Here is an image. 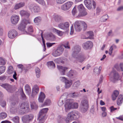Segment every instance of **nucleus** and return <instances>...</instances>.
Segmentation results:
<instances>
[{"mask_svg": "<svg viewBox=\"0 0 123 123\" xmlns=\"http://www.w3.org/2000/svg\"><path fill=\"white\" fill-rule=\"evenodd\" d=\"M81 47L79 45L74 46L72 48L73 53L72 56L75 58L76 62H80L81 63L85 59H88L89 57V55H88L85 56L83 53H81L79 54V52L80 51Z\"/></svg>", "mask_w": 123, "mask_h": 123, "instance_id": "f257e3e1", "label": "nucleus"}, {"mask_svg": "<svg viewBox=\"0 0 123 123\" xmlns=\"http://www.w3.org/2000/svg\"><path fill=\"white\" fill-rule=\"evenodd\" d=\"M29 107L28 104L23 102L19 104L18 109H15L14 107H10V111L12 113L14 114L17 111H19L21 113L25 114L29 111Z\"/></svg>", "mask_w": 123, "mask_h": 123, "instance_id": "f03ea898", "label": "nucleus"}, {"mask_svg": "<svg viewBox=\"0 0 123 123\" xmlns=\"http://www.w3.org/2000/svg\"><path fill=\"white\" fill-rule=\"evenodd\" d=\"M74 27L76 31L79 32L84 27V30L87 27V25L85 22L77 20L76 21L74 24Z\"/></svg>", "mask_w": 123, "mask_h": 123, "instance_id": "7ed1b4c3", "label": "nucleus"}, {"mask_svg": "<svg viewBox=\"0 0 123 123\" xmlns=\"http://www.w3.org/2000/svg\"><path fill=\"white\" fill-rule=\"evenodd\" d=\"M109 80L112 82L115 83L120 79V76L118 73L113 69L110 74Z\"/></svg>", "mask_w": 123, "mask_h": 123, "instance_id": "20e7f679", "label": "nucleus"}, {"mask_svg": "<svg viewBox=\"0 0 123 123\" xmlns=\"http://www.w3.org/2000/svg\"><path fill=\"white\" fill-rule=\"evenodd\" d=\"M48 108H44L42 109L40 112L38 117L39 120V123H43L46 118V115L48 110Z\"/></svg>", "mask_w": 123, "mask_h": 123, "instance_id": "39448f33", "label": "nucleus"}, {"mask_svg": "<svg viewBox=\"0 0 123 123\" xmlns=\"http://www.w3.org/2000/svg\"><path fill=\"white\" fill-rule=\"evenodd\" d=\"M80 117L79 113L77 111H72L68 113L67 117V119L71 120H76Z\"/></svg>", "mask_w": 123, "mask_h": 123, "instance_id": "423d86ee", "label": "nucleus"}, {"mask_svg": "<svg viewBox=\"0 0 123 123\" xmlns=\"http://www.w3.org/2000/svg\"><path fill=\"white\" fill-rule=\"evenodd\" d=\"M33 117L32 114L26 115L22 117V120L24 123H29L32 120Z\"/></svg>", "mask_w": 123, "mask_h": 123, "instance_id": "0eeeda50", "label": "nucleus"}, {"mask_svg": "<svg viewBox=\"0 0 123 123\" xmlns=\"http://www.w3.org/2000/svg\"><path fill=\"white\" fill-rule=\"evenodd\" d=\"M30 9L32 12L37 13L40 11V8L39 6L36 4H31L29 6Z\"/></svg>", "mask_w": 123, "mask_h": 123, "instance_id": "6e6552de", "label": "nucleus"}, {"mask_svg": "<svg viewBox=\"0 0 123 123\" xmlns=\"http://www.w3.org/2000/svg\"><path fill=\"white\" fill-rule=\"evenodd\" d=\"M28 23H30L28 20L25 19H23L18 27V30L22 31H24L26 25Z\"/></svg>", "mask_w": 123, "mask_h": 123, "instance_id": "1a4fd4ad", "label": "nucleus"}, {"mask_svg": "<svg viewBox=\"0 0 123 123\" xmlns=\"http://www.w3.org/2000/svg\"><path fill=\"white\" fill-rule=\"evenodd\" d=\"M73 4L71 1L68 2L62 5L61 8L62 10L67 11L69 10Z\"/></svg>", "mask_w": 123, "mask_h": 123, "instance_id": "9d476101", "label": "nucleus"}, {"mask_svg": "<svg viewBox=\"0 0 123 123\" xmlns=\"http://www.w3.org/2000/svg\"><path fill=\"white\" fill-rule=\"evenodd\" d=\"M61 80L62 82H64L65 83V87L68 89L70 87L72 84V80H68L66 79L65 77H62L61 78Z\"/></svg>", "mask_w": 123, "mask_h": 123, "instance_id": "9b49d317", "label": "nucleus"}, {"mask_svg": "<svg viewBox=\"0 0 123 123\" xmlns=\"http://www.w3.org/2000/svg\"><path fill=\"white\" fill-rule=\"evenodd\" d=\"M64 49L61 47L57 48L56 50L52 53V55L55 57H57L61 55L63 53Z\"/></svg>", "mask_w": 123, "mask_h": 123, "instance_id": "f8f14e48", "label": "nucleus"}, {"mask_svg": "<svg viewBox=\"0 0 123 123\" xmlns=\"http://www.w3.org/2000/svg\"><path fill=\"white\" fill-rule=\"evenodd\" d=\"M70 101L69 99H67L66 100L64 105L65 111L66 112H68L69 110L73 108L72 103Z\"/></svg>", "mask_w": 123, "mask_h": 123, "instance_id": "ddd939ff", "label": "nucleus"}, {"mask_svg": "<svg viewBox=\"0 0 123 123\" xmlns=\"http://www.w3.org/2000/svg\"><path fill=\"white\" fill-rule=\"evenodd\" d=\"M82 46L83 48L85 50H87L89 48H92L93 46V43L92 42L88 41L83 43Z\"/></svg>", "mask_w": 123, "mask_h": 123, "instance_id": "4468645a", "label": "nucleus"}, {"mask_svg": "<svg viewBox=\"0 0 123 123\" xmlns=\"http://www.w3.org/2000/svg\"><path fill=\"white\" fill-rule=\"evenodd\" d=\"M19 19V17L16 15L12 16L11 18V21L12 23L15 25L18 22Z\"/></svg>", "mask_w": 123, "mask_h": 123, "instance_id": "2eb2a0df", "label": "nucleus"}, {"mask_svg": "<svg viewBox=\"0 0 123 123\" xmlns=\"http://www.w3.org/2000/svg\"><path fill=\"white\" fill-rule=\"evenodd\" d=\"M18 35V33L14 30H10L8 32V36L11 39L14 38Z\"/></svg>", "mask_w": 123, "mask_h": 123, "instance_id": "dca6fc26", "label": "nucleus"}, {"mask_svg": "<svg viewBox=\"0 0 123 123\" xmlns=\"http://www.w3.org/2000/svg\"><path fill=\"white\" fill-rule=\"evenodd\" d=\"M77 74V73L75 71L70 70L67 74V76L71 78H73Z\"/></svg>", "mask_w": 123, "mask_h": 123, "instance_id": "f3484780", "label": "nucleus"}, {"mask_svg": "<svg viewBox=\"0 0 123 123\" xmlns=\"http://www.w3.org/2000/svg\"><path fill=\"white\" fill-rule=\"evenodd\" d=\"M39 89L36 85L34 86L33 87L32 89L31 96L34 97V96L37 94L38 92Z\"/></svg>", "mask_w": 123, "mask_h": 123, "instance_id": "a211bd4d", "label": "nucleus"}, {"mask_svg": "<svg viewBox=\"0 0 123 123\" xmlns=\"http://www.w3.org/2000/svg\"><path fill=\"white\" fill-rule=\"evenodd\" d=\"M69 24L68 22H66L64 23H61L58 25L59 28L63 29H66L69 27Z\"/></svg>", "mask_w": 123, "mask_h": 123, "instance_id": "6ab92c4d", "label": "nucleus"}, {"mask_svg": "<svg viewBox=\"0 0 123 123\" xmlns=\"http://www.w3.org/2000/svg\"><path fill=\"white\" fill-rule=\"evenodd\" d=\"M53 19L57 23L61 22L63 20L62 17L58 15H55L53 17Z\"/></svg>", "mask_w": 123, "mask_h": 123, "instance_id": "aec40b11", "label": "nucleus"}, {"mask_svg": "<svg viewBox=\"0 0 123 123\" xmlns=\"http://www.w3.org/2000/svg\"><path fill=\"white\" fill-rule=\"evenodd\" d=\"M57 68L61 74L63 75L65 74V71L68 69V68L66 67H63L59 65L57 66Z\"/></svg>", "mask_w": 123, "mask_h": 123, "instance_id": "412c9836", "label": "nucleus"}, {"mask_svg": "<svg viewBox=\"0 0 123 123\" xmlns=\"http://www.w3.org/2000/svg\"><path fill=\"white\" fill-rule=\"evenodd\" d=\"M46 39L48 40L53 41L55 40L56 38L52 34L50 33L47 34L46 37Z\"/></svg>", "mask_w": 123, "mask_h": 123, "instance_id": "4be33fe9", "label": "nucleus"}, {"mask_svg": "<svg viewBox=\"0 0 123 123\" xmlns=\"http://www.w3.org/2000/svg\"><path fill=\"white\" fill-rule=\"evenodd\" d=\"M84 3L86 7L88 9H90L92 8L91 0H85L84 1Z\"/></svg>", "mask_w": 123, "mask_h": 123, "instance_id": "5701e85b", "label": "nucleus"}, {"mask_svg": "<svg viewBox=\"0 0 123 123\" xmlns=\"http://www.w3.org/2000/svg\"><path fill=\"white\" fill-rule=\"evenodd\" d=\"M45 97V95L44 93L42 92H41L38 98L39 102L40 103H43Z\"/></svg>", "mask_w": 123, "mask_h": 123, "instance_id": "b1692460", "label": "nucleus"}, {"mask_svg": "<svg viewBox=\"0 0 123 123\" xmlns=\"http://www.w3.org/2000/svg\"><path fill=\"white\" fill-rule=\"evenodd\" d=\"M123 95L120 94L118 97L117 100V103L118 105H119L122 104L123 102Z\"/></svg>", "mask_w": 123, "mask_h": 123, "instance_id": "393cba45", "label": "nucleus"}, {"mask_svg": "<svg viewBox=\"0 0 123 123\" xmlns=\"http://www.w3.org/2000/svg\"><path fill=\"white\" fill-rule=\"evenodd\" d=\"M119 93V92L117 90H115L114 91L112 96V98L113 100H115L116 99Z\"/></svg>", "mask_w": 123, "mask_h": 123, "instance_id": "a878e982", "label": "nucleus"}, {"mask_svg": "<svg viewBox=\"0 0 123 123\" xmlns=\"http://www.w3.org/2000/svg\"><path fill=\"white\" fill-rule=\"evenodd\" d=\"M25 3L24 2H21L16 4L14 8L15 10H17L22 7L24 6Z\"/></svg>", "mask_w": 123, "mask_h": 123, "instance_id": "bb28decb", "label": "nucleus"}, {"mask_svg": "<svg viewBox=\"0 0 123 123\" xmlns=\"http://www.w3.org/2000/svg\"><path fill=\"white\" fill-rule=\"evenodd\" d=\"M80 105L88 107V102L86 99H83L81 102Z\"/></svg>", "mask_w": 123, "mask_h": 123, "instance_id": "cd10ccee", "label": "nucleus"}, {"mask_svg": "<svg viewBox=\"0 0 123 123\" xmlns=\"http://www.w3.org/2000/svg\"><path fill=\"white\" fill-rule=\"evenodd\" d=\"M88 107H87L80 105V110L82 112L84 113L87 111Z\"/></svg>", "mask_w": 123, "mask_h": 123, "instance_id": "c85d7f7f", "label": "nucleus"}, {"mask_svg": "<svg viewBox=\"0 0 123 123\" xmlns=\"http://www.w3.org/2000/svg\"><path fill=\"white\" fill-rule=\"evenodd\" d=\"M47 64L48 67L50 68H53L55 67V64L53 61L49 62Z\"/></svg>", "mask_w": 123, "mask_h": 123, "instance_id": "c756f323", "label": "nucleus"}, {"mask_svg": "<svg viewBox=\"0 0 123 123\" xmlns=\"http://www.w3.org/2000/svg\"><path fill=\"white\" fill-rule=\"evenodd\" d=\"M20 14L22 16H25L28 17L30 15L29 13L24 10L21 11H20Z\"/></svg>", "mask_w": 123, "mask_h": 123, "instance_id": "7c9ffc66", "label": "nucleus"}, {"mask_svg": "<svg viewBox=\"0 0 123 123\" xmlns=\"http://www.w3.org/2000/svg\"><path fill=\"white\" fill-rule=\"evenodd\" d=\"M86 34L87 36H88V37L85 38V39H92L93 38V32L92 31H91L88 32Z\"/></svg>", "mask_w": 123, "mask_h": 123, "instance_id": "2f4dec72", "label": "nucleus"}, {"mask_svg": "<svg viewBox=\"0 0 123 123\" xmlns=\"http://www.w3.org/2000/svg\"><path fill=\"white\" fill-rule=\"evenodd\" d=\"M80 84V82L79 81H78L74 83L72 88L73 89H76L77 87L79 86Z\"/></svg>", "mask_w": 123, "mask_h": 123, "instance_id": "473e14b6", "label": "nucleus"}, {"mask_svg": "<svg viewBox=\"0 0 123 123\" xmlns=\"http://www.w3.org/2000/svg\"><path fill=\"white\" fill-rule=\"evenodd\" d=\"M79 12H80L78 15L79 17L85 16L87 14V12L86 11L85 9Z\"/></svg>", "mask_w": 123, "mask_h": 123, "instance_id": "72a5a7b5", "label": "nucleus"}, {"mask_svg": "<svg viewBox=\"0 0 123 123\" xmlns=\"http://www.w3.org/2000/svg\"><path fill=\"white\" fill-rule=\"evenodd\" d=\"M25 88L28 94L29 95L31 93V90L29 86L27 84L25 86Z\"/></svg>", "mask_w": 123, "mask_h": 123, "instance_id": "f704fd0d", "label": "nucleus"}, {"mask_svg": "<svg viewBox=\"0 0 123 123\" xmlns=\"http://www.w3.org/2000/svg\"><path fill=\"white\" fill-rule=\"evenodd\" d=\"M20 92L22 99L23 100H25L26 99V97L24 92L22 88H21Z\"/></svg>", "mask_w": 123, "mask_h": 123, "instance_id": "c9c22d12", "label": "nucleus"}, {"mask_svg": "<svg viewBox=\"0 0 123 123\" xmlns=\"http://www.w3.org/2000/svg\"><path fill=\"white\" fill-rule=\"evenodd\" d=\"M42 20L41 17L39 16L35 18L34 20V22L37 24H39L40 23Z\"/></svg>", "mask_w": 123, "mask_h": 123, "instance_id": "e433bc0d", "label": "nucleus"}, {"mask_svg": "<svg viewBox=\"0 0 123 123\" xmlns=\"http://www.w3.org/2000/svg\"><path fill=\"white\" fill-rule=\"evenodd\" d=\"M35 71L37 77L39 78L40 77V69L37 67L35 68Z\"/></svg>", "mask_w": 123, "mask_h": 123, "instance_id": "4c0bfd02", "label": "nucleus"}, {"mask_svg": "<svg viewBox=\"0 0 123 123\" xmlns=\"http://www.w3.org/2000/svg\"><path fill=\"white\" fill-rule=\"evenodd\" d=\"M31 106L32 109L36 110L38 108L37 105L36 103L33 102L31 104Z\"/></svg>", "mask_w": 123, "mask_h": 123, "instance_id": "58836bf2", "label": "nucleus"}, {"mask_svg": "<svg viewBox=\"0 0 123 123\" xmlns=\"http://www.w3.org/2000/svg\"><path fill=\"white\" fill-rule=\"evenodd\" d=\"M13 69L12 67V66H10L8 68L7 70V73L9 74H12L13 72Z\"/></svg>", "mask_w": 123, "mask_h": 123, "instance_id": "ea45409f", "label": "nucleus"}, {"mask_svg": "<svg viewBox=\"0 0 123 123\" xmlns=\"http://www.w3.org/2000/svg\"><path fill=\"white\" fill-rule=\"evenodd\" d=\"M51 103V101L49 99H47L45 100L44 104L42 105V106L48 105H50Z\"/></svg>", "mask_w": 123, "mask_h": 123, "instance_id": "a19ab883", "label": "nucleus"}, {"mask_svg": "<svg viewBox=\"0 0 123 123\" xmlns=\"http://www.w3.org/2000/svg\"><path fill=\"white\" fill-rule=\"evenodd\" d=\"M12 120L15 123H19V118L18 116L14 117Z\"/></svg>", "mask_w": 123, "mask_h": 123, "instance_id": "79ce46f5", "label": "nucleus"}, {"mask_svg": "<svg viewBox=\"0 0 123 123\" xmlns=\"http://www.w3.org/2000/svg\"><path fill=\"white\" fill-rule=\"evenodd\" d=\"M7 116L6 113L5 112H2L0 113V119H4Z\"/></svg>", "mask_w": 123, "mask_h": 123, "instance_id": "37998d69", "label": "nucleus"}, {"mask_svg": "<svg viewBox=\"0 0 123 123\" xmlns=\"http://www.w3.org/2000/svg\"><path fill=\"white\" fill-rule=\"evenodd\" d=\"M63 98L62 96L61 98H60L58 102V105L59 106H61L62 105L64 104L63 100Z\"/></svg>", "mask_w": 123, "mask_h": 123, "instance_id": "c03bdc74", "label": "nucleus"}, {"mask_svg": "<svg viewBox=\"0 0 123 123\" xmlns=\"http://www.w3.org/2000/svg\"><path fill=\"white\" fill-rule=\"evenodd\" d=\"M6 63V61L3 57H0V65H5Z\"/></svg>", "mask_w": 123, "mask_h": 123, "instance_id": "a18cd8bd", "label": "nucleus"}, {"mask_svg": "<svg viewBox=\"0 0 123 123\" xmlns=\"http://www.w3.org/2000/svg\"><path fill=\"white\" fill-rule=\"evenodd\" d=\"M7 88L6 90L8 92H12L13 90V86L10 85H9Z\"/></svg>", "mask_w": 123, "mask_h": 123, "instance_id": "49530a36", "label": "nucleus"}, {"mask_svg": "<svg viewBox=\"0 0 123 123\" xmlns=\"http://www.w3.org/2000/svg\"><path fill=\"white\" fill-rule=\"evenodd\" d=\"M68 42H67L66 43L64 44H62L60 46V47H61L62 48L64 49L63 47H64L66 49H69L70 47L68 46Z\"/></svg>", "mask_w": 123, "mask_h": 123, "instance_id": "de8ad7c7", "label": "nucleus"}, {"mask_svg": "<svg viewBox=\"0 0 123 123\" xmlns=\"http://www.w3.org/2000/svg\"><path fill=\"white\" fill-rule=\"evenodd\" d=\"M5 66H2L0 67V74L3 73L5 71Z\"/></svg>", "mask_w": 123, "mask_h": 123, "instance_id": "09e8293b", "label": "nucleus"}, {"mask_svg": "<svg viewBox=\"0 0 123 123\" xmlns=\"http://www.w3.org/2000/svg\"><path fill=\"white\" fill-rule=\"evenodd\" d=\"M53 31L56 32L57 34L60 36H61L62 35V31L57 30L55 29H53Z\"/></svg>", "mask_w": 123, "mask_h": 123, "instance_id": "8fccbe9b", "label": "nucleus"}, {"mask_svg": "<svg viewBox=\"0 0 123 123\" xmlns=\"http://www.w3.org/2000/svg\"><path fill=\"white\" fill-rule=\"evenodd\" d=\"M77 7L79 12L82 10V11L85 9L83 5L82 4H81L78 6Z\"/></svg>", "mask_w": 123, "mask_h": 123, "instance_id": "3c124183", "label": "nucleus"}, {"mask_svg": "<svg viewBox=\"0 0 123 123\" xmlns=\"http://www.w3.org/2000/svg\"><path fill=\"white\" fill-rule=\"evenodd\" d=\"M94 71L95 73L97 75H99L100 72L99 71L98 68L97 67H95L94 69Z\"/></svg>", "mask_w": 123, "mask_h": 123, "instance_id": "603ef678", "label": "nucleus"}, {"mask_svg": "<svg viewBox=\"0 0 123 123\" xmlns=\"http://www.w3.org/2000/svg\"><path fill=\"white\" fill-rule=\"evenodd\" d=\"M108 18V15L106 14L105 15L103 16L101 19L103 21H105Z\"/></svg>", "mask_w": 123, "mask_h": 123, "instance_id": "864d4df0", "label": "nucleus"}, {"mask_svg": "<svg viewBox=\"0 0 123 123\" xmlns=\"http://www.w3.org/2000/svg\"><path fill=\"white\" fill-rule=\"evenodd\" d=\"M72 103L73 108H77L78 106V104L77 103Z\"/></svg>", "mask_w": 123, "mask_h": 123, "instance_id": "5fc2aeb1", "label": "nucleus"}, {"mask_svg": "<svg viewBox=\"0 0 123 123\" xmlns=\"http://www.w3.org/2000/svg\"><path fill=\"white\" fill-rule=\"evenodd\" d=\"M71 95L73 98H76L78 96L79 94L77 93L74 92L71 93Z\"/></svg>", "mask_w": 123, "mask_h": 123, "instance_id": "6e6d98bb", "label": "nucleus"}, {"mask_svg": "<svg viewBox=\"0 0 123 123\" xmlns=\"http://www.w3.org/2000/svg\"><path fill=\"white\" fill-rule=\"evenodd\" d=\"M1 105L3 107H4L6 105V102L5 101H1L0 103Z\"/></svg>", "mask_w": 123, "mask_h": 123, "instance_id": "4d7b16f0", "label": "nucleus"}, {"mask_svg": "<svg viewBox=\"0 0 123 123\" xmlns=\"http://www.w3.org/2000/svg\"><path fill=\"white\" fill-rule=\"evenodd\" d=\"M72 12L73 15H74L77 13V11L76 8V6L74 7L72 10Z\"/></svg>", "mask_w": 123, "mask_h": 123, "instance_id": "13d9d810", "label": "nucleus"}, {"mask_svg": "<svg viewBox=\"0 0 123 123\" xmlns=\"http://www.w3.org/2000/svg\"><path fill=\"white\" fill-rule=\"evenodd\" d=\"M41 37H42V40L43 41V45L44 46V47H45L46 45H45V40L43 39V32H42L41 33Z\"/></svg>", "mask_w": 123, "mask_h": 123, "instance_id": "bf43d9fd", "label": "nucleus"}, {"mask_svg": "<svg viewBox=\"0 0 123 123\" xmlns=\"http://www.w3.org/2000/svg\"><path fill=\"white\" fill-rule=\"evenodd\" d=\"M55 44V43H46L47 46L49 48L52 46L53 45Z\"/></svg>", "mask_w": 123, "mask_h": 123, "instance_id": "052dcab7", "label": "nucleus"}, {"mask_svg": "<svg viewBox=\"0 0 123 123\" xmlns=\"http://www.w3.org/2000/svg\"><path fill=\"white\" fill-rule=\"evenodd\" d=\"M7 83L0 84V86L6 89L7 86Z\"/></svg>", "mask_w": 123, "mask_h": 123, "instance_id": "680f3d73", "label": "nucleus"}, {"mask_svg": "<svg viewBox=\"0 0 123 123\" xmlns=\"http://www.w3.org/2000/svg\"><path fill=\"white\" fill-rule=\"evenodd\" d=\"M16 104V102L15 101H12L10 107H14Z\"/></svg>", "mask_w": 123, "mask_h": 123, "instance_id": "e2e57ef3", "label": "nucleus"}, {"mask_svg": "<svg viewBox=\"0 0 123 123\" xmlns=\"http://www.w3.org/2000/svg\"><path fill=\"white\" fill-rule=\"evenodd\" d=\"M27 29L29 32H33V30L32 29V26H30Z\"/></svg>", "mask_w": 123, "mask_h": 123, "instance_id": "0e129e2a", "label": "nucleus"}, {"mask_svg": "<svg viewBox=\"0 0 123 123\" xmlns=\"http://www.w3.org/2000/svg\"><path fill=\"white\" fill-rule=\"evenodd\" d=\"M114 67L117 71H119L120 70V69L118 64H116L115 65Z\"/></svg>", "mask_w": 123, "mask_h": 123, "instance_id": "69168bd1", "label": "nucleus"}, {"mask_svg": "<svg viewBox=\"0 0 123 123\" xmlns=\"http://www.w3.org/2000/svg\"><path fill=\"white\" fill-rule=\"evenodd\" d=\"M17 66L19 68L21 69L22 71L24 70V68H23V66L22 64H19Z\"/></svg>", "mask_w": 123, "mask_h": 123, "instance_id": "338daca9", "label": "nucleus"}, {"mask_svg": "<svg viewBox=\"0 0 123 123\" xmlns=\"http://www.w3.org/2000/svg\"><path fill=\"white\" fill-rule=\"evenodd\" d=\"M119 67L121 71H123V62H121L120 63Z\"/></svg>", "mask_w": 123, "mask_h": 123, "instance_id": "774afa93", "label": "nucleus"}]
</instances>
